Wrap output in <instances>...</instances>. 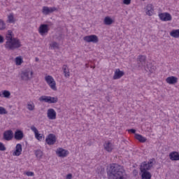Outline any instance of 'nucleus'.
I'll return each instance as SVG.
<instances>
[{"mask_svg":"<svg viewBox=\"0 0 179 179\" xmlns=\"http://www.w3.org/2000/svg\"><path fill=\"white\" fill-rule=\"evenodd\" d=\"M22 144H17L15 146V150L13 152V156H20V155H22Z\"/></svg>","mask_w":179,"mask_h":179,"instance_id":"obj_19","label":"nucleus"},{"mask_svg":"<svg viewBox=\"0 0 179 179\" xmlns=\"http://www.w3.org/2000/svg\"><path fill=\"white\" fill-rule=\"evenodd\" d=\"M48 31H50L48 24H42L40 25L38 28V33L41 36H47V34H48Z\"/></svg>","mask_w":179,"mask_h":179,"instance_id":"obj_6","label":"nucleus"},{"mask_svg":"<svg viewBox=\"0 0 179 179\" xmlns=\"http://www.w3.org/2000/svg\"><path fill=\"white\" fill-rule=\"evenodd\" d=\"M6 44L5 48L6 50H16L22 47V42L17 38H13V32L11 30H8L6 34Z\"/></svg>","mask_w":179,"mask_h":179,"instance_id":"obj_2","label":"nucleus"},{"mask_svg":"<svg viewBox=\"0 0 179 179\" xmlns=\"http://www.w3.org/2000/svg\"><path fill=\"white\" fill-rule=\"evenodd\" d=\"M150 72H152H152H153V71H152V70H150Z\"/></svg>","mask_w":179,"mask_h":179,"instance_id":"obj_45","label":"nucleus"},{"mask_svg":"<svg viewBox=\"0 0 179 179\" xmlns=\"http://www.w3.org/2000/svg\"><path fill=\"white\" fill-rule=\"evenodd\" d=\"M84 41L86 43H93L96 44L99 43V37L96 35H89L83 38Z\"/></svg>","mask_w":179,"mask_h":179,"instance_id":"obj_7","label":"nucleus"},{"mask_svg":"<svg viewBox=\"0 0 179 179\" xmlns=\"http://www.w3.org/2000/svg\"><path fill=\"white\" fill-rule=\"evenodd\" d=\"M145 13L148 16H152L153 13H155V7L153 4H148L145 8Z\"/></svg>","mask_w":179,"mask_h":179,"instance_id":"obj_12","label":"nucleus"},{"mask_svg":"<svg viewBox=\"0 0 179 179\" xmlns=\"http://www.w3.org/2000/svg\"><path fill=\"white\" fill-rule=\"evenodd\" d=\"M24 136V135L23 134V131L20 130H17L15 132L14 138L16 139V141H22Z\"/></svg>","mask_w":179,"mask_h":179,"instance_id":"obj_23","label":"nucleus"},{"mask_svg":"<svg viewBox=\"0 0 179 179\" xmlns=\"http://www.w3.org/2000/svg\"><path fill=\"white\" fill-rule=\"evenodd\" d=\"M108 179H125V170L122 166L113 164L108 169Z\"/></svg>","mask_w":179,"mask_h":179,"instance_id":"obj_1","label":"nucleus"},{"mask_svg":"<svg viewBox=\"0 0 179 179\" xmlns=\"http://www.w3.org/2000/svg\"><path fill=\"white\" fill-rule=\"evenodd\" d=\"M27 108L29 111H34V109L36 108L34 103H33L32 101L28 102L27 104Z\"/></svg>","mask_w":179,"mask_h":179,"instance_id":"obj_31","label":"nucleus"},{"mask_svg":"<svg viewBox=\"0 0 179 179\" xmlns=\"http://www.w3.org/2000/svg\"><path fill=\"white\" fill-rule=\"evenodd\" d=\"M15 17L13 16V14H10L8 16V23H15Z\"/></svg>","mask_w":179,"mask_h":179,"instance_id":"obj_35","label":"nucleus"},{"mask_svg":"<svg viewBox=\"0 0 179 179\" xmlns=\"http://www.w3.org/2000/svg\"><path fill=\"white\" fill-rule=\"evenodd\" d=\"M62 70L64 71L65 78H69V76H71V73L69 72V68H68V66L63 65Z\"/></svg>","mask_w":179,"mask_h":179,"instance_id":"obj_28","label":"nucleus"},{"mask_svg":"<svg viewBox=\"0 0 179 179\" xmlns=\"http://www.w3.org/2000/svg\"><path fill=\"white\" fill-rule=\"evenodd\" d=\"M123 75H124V71H120V69H116L115 71V73L113 76L114 80H116L117 79H121Z\"/></svg>","mask_w":179,"mask_h":179,"instance_id":"obj_22","label":"nucleus"},{"mask_svg":"<svg viewBox=\"0 0 179 179\" xmlns=\"http://www.w3.org/2000/svg\"><path fill=\"white\" fill-rule=\"evenodd\" d=\"M158 16L162 22H170L173 19V17H171V15L169 13H161Z\"/></svg>","mask_w":179,"mask_h":179,"instance_id":"obj_8","label":"nucleus"},{"mask_svg":"<svg viewBox=\"0 0 179 179\" xmlns=\"http://www.w3.org/2000/svg\"><path fill=\"white\" fill-rule=\"evenodd\" d=\"M103 23L106 26H110V24H113V23H114V20H113L110 17L107 16V17H105V18L103 20Z\"/></svg>","mask_w":179,"mask_h":179,"instance_id":"obj_27","label":"nucleus"},{"mask_svg":"<svg viewBox=\"0 0 179 179\" xmlns=\"http://www.w3.org/2000/svg\"><path fill=\"white\" fill-rule=\"evenodd\" d=\"M39 101H44L50 104V96H42L39 98Z\"/></svg>","mask_w":179,"mask_h":179,"instance_id":"obj_34","label":"nucleus"},{"mask_svg":"<svg viewBox=\"0 0 179 179\" xmlns=\"http://www.w3.org/2000/svg\"><path fill=\"white\" fill-rule=\"evenodd\" d=\"M138 65L140 68H145V66H146V56H144V55L138 56Z\"/></svg>","mask_w":179,"mask_h":179,"instance_id":"obj_13","label":"nucleus"},{"mask_svg":"<svg viewBox=\"0 0 179 179\" xmlns=\"http://www.w3.org/2000/svg\"><path fill=\"white\" fill-rule=\"evenodd\" d=\"M166 82L168 85H176V83H178V78L176 76H169L166 78Z\"/></svg>","mask_w":179,"mask_h":179,"instance_id":"obj_17","label":"nucleus"},{"mask_svg":"<svg viewBox=\"0 0 179 179\" xmlns=\"http://www.w3.org/2000/svg\"><path fill=\"white\" fill-rule=\"evenodd\" d=\"M34 154L36 155V159H38V160H41V159L44 157V153H43V151H41V150H35Z\"/></svg>","mask_w":179,"mask_h":179,"instance_id":"obj_25","label":"nucleus"},{"mask_svg":"<svg viewBox=\"0 0 179 179\" xmlns=\"http://www.w3.org/2000/svg\"><path fill=\"white\" fill-rule=\"evenodd\" d=\"M58 10V8L55 7H48V6H43L42 8V13L43 15H50V13H52L53 12H55Z\"/></svg>","mask_w":179,"mask_h":179,"instance_id":"obj_10","label":"nucleus"},{"mask_svg":"<svg viewBox=\"0 0 179 179\" xmlns=\"http://www.w3.org/2000/svg\"><path fill=\"white\" fill-rule=\"evenodd\" d=\"M45 142H46L47 145H54L55 143V142H57V136H55L52 134H50L46 137Z\"/></svg>","mask_w":179,"mask_h":179,"instance_id":"obj_9","label":"nucleus"},{"mask_svg":"<svg viewBox=\"0 0 179 179\" xmlns=\"http://www.w3.org/2000/svg\"><path fill=\"white\" fill-rule=\"evenodd\" d=\"M8 112L6 111V109L5 108L0 106V115H2L3 114H7Z\"/></svg>","mask_w":179,"mask_h":179,"instance_id":"obj_38","label":"nucleus"},{"mask_svg":"<svg viewBox=\"0 0 179 179\" xmlns=\"http://www.w3.org/2000/svg\"><path fill=\"white\" fill-rule=\"evenodd\" d=\"M169 159L172 162H178L179 160V152L176 151H173L169 153Z\"/></svg>","mask_w":179,"mask_h":179,"instance_id":"obj_18","label":"nucleus"},{"mask_svg":"<svg viewBox=\"0 0 179 179\" xmlns=\"http://www.w3.org/2000/svg\"><path fill=\"white\" fill-rule=\"evenodd\" d=\"M131 0H122V3L124 5H131Z\"/></svg>","mask_w":179,"mask_h":179,"instance_id":"obj_40","label":"nucleus"},{"mask_svg":"<svg viewBox=\"0 0 179 179\" xmlns=\"http://www.w3.org/2000/svg\"><path fill=\"white\" fill-rule=\"evenodd\" d=\"M15 65H17V66H20L23 64V57H22V56H18L15 57Z\"/></svg>","mask_w":179,"mask_h":179,"instance_id":"obj_30","label":"nucleus"},{"mask_svg":"<svg viewBox=\"0 0 179 179\" xmlns=\"http://www.w3.org/2000/svg\"><path fill=\"white\" fill-rule=\"evenodd\" d=\"M36 61H38V58H36Z\"/></svg>","mask_w":179,"mask_h":179,"instance_id":"obj_44","label":"nucleus"},{"mask_svg":"<svg viewBox=\"0 0 179 179\" xmlns=\"http://www.w3.org/2000/svg\"><path fill=\"white\" fill-rule=\"evenodd\" d=\"M152 167H153V159H150L148 162H144L141 164L140 171H149Z\"/></svg>","mask_w":179,"mask_h":179,"instance_id":"obj_5","label":"nucleus"},{"mask_svg":"<svg viewBox=\"0 0 179 179\" xmlns=\"http://www.w3.org/2000/svg\"><path fill=\"white\" fill-rule=\"evenodd\" d=\"M34 72L30 69H27L21 72L20 76L22 80H30V79H33V75Z\"/></svg>","mask_w":179,"mask_h":179,"instance_id":"obj_3","label":"nucleus"},{"mask_svg":"<svg viewBox=\"0 0 179 179\" xmlns=\"http://www.w3.org/2000/svg\"><path fill=\"white\" fill-rule=\"evenodd\" d=\"M24 176H27V177H34V172L31 171H25L24 172Z\"/></svg>","mask_w":179,"mask_h":179,"instance_id":"obj_37","label":"nucleus"},{"mask_svg":"<svg viewBox=\"0 0 179 179\" xmlns=\"http://www.w3.org/2000/svg\"><path fill=\"white\" fill-rule=\"evenodd\" d=\"M128 132H131V134H135L136 132V130L134 129H130L127 130Z\"/></svg>","mask_w":179,"mask_h":179,"instance_id":"obj_41","label":"nucleus"},{"mask_svg":"<svg viewBox=\"0 0 179 179\" xmlns=\"http://www.w3.org/2000/svg\"><path fill=\"white\" fill-rule=\"evenodd\" d=\"M3 43V36L0 35V44H2Z\"/></svg>","mask_w":179,"mask_h":179,"instance_id":"obj_43","label":"nucleus"},{"mask_svg":"<svg viewBox=\"0 0 179 179\" xmlns=\"http://www.w3.org/2000/svg\"><path fill=\"white\" fill-rule=\"evenodd\" d=\"M6 150V147L5 146V144L0 142V152H5Z\"/></svg>","mask_w":179,"mask_h":179,"instance_id":"obj_39","label":"nucleus"},{"mask_svg":"<svg viewBox=\"0 0 179 179\" xmlns=\"http://www.w3.org/2000/svg\"><path fill=\"white\" fill-rule=\"evenodd\" d=\"M31 130L32 131V132H34L36 139H37L38 141H41L43 139V134L38 133V130L36 127L31 126Z\"/></svg>","mask_w":179,"mask_h":179,"instance_id":"obj_15","label":"nucleus"},{"mask_svg":"<svg viewBox=\"0 0 179 179\" xmlns=\"http://www.w3.org/2000/svg\"><path fill=\"white\" fill-rule=\"evenodd\" d=\"M0 97H4L5 99H9L10 97V92L8 90H3L0 92Z\"/></svg>","mask_w":179,"mask_h":179,"instance_id":"obj_26","label":"nucleus"},{"mask_svg":"<svg viewBox=\"0 0 179 179\" xmlns=\"http://www.w3.org/2000/svg\"><path fill=\"white\" fill-rule=\"evenodd\" d=\"M103 148L105 150H106V152H113V150L114 149V145L111 143V141H108L104 143Z\"/></svg>","mask_w":179,"mask_h":179,"instance_id":"obj_16","label":"nucleus"},{"mask_svg":"<svg viewBox=\"0 0 179 179\" xmlns=\"http://www.w3.org/2000/svg\"><path fill=\"white\" fill-rule=\"evenodd\" d=\"M5 29H6V24L3 20H0V30H5Z\"/></svg>","mask_w":179,"mask_h":179,"instance_id":"obj_36","label":"nucleus"},{"mask_svg":"<svg viewBox=\"0 0 179 179\" xmlns=\"http://www.w3.org/2000/svg\"><path fill=\"white\" fill-rule=\"evenodd\" d=\"M141 179H152V173L149 171H141Z\"/></svg>","mask_w":179,"mask_h":179,"instance_id":"obj_21","label":"nucleus"},{"mask_svg":"<svg viewBox=\"0 0 179 179\" xmlns=\"http://www.w3.org/2000/svg\"><path fill=\"white\" fill-rule=\"evenodd\" d=\"M66 179H72V173H69L66 176Z\"/></svg>","mask_w":179,"mask_h":179,"instance_id":"obj_42","label":"nucleus"},{"mask_svg":"<svg viewBox=\"0 0 179 179\" xmlns=\"http://www.w3.org/2000/svg\"><path fill=\"white\" fill-rule=\"evenodd\" d=\"M134 137L137 139L138 141L141 142V143H145V142L148 141V139L145 137L141 134H135Z\"/></svg>","mask_w":179,"mask_h":179,"instance_id":"obj_24","label":"nucleus"},{"mask_svg":"<svg viewBox=\"0 0 179 179\" xmlns=\"http://www.w3.org/2000/svg\"><path fill=\"white\" fill-rule=\"evenodd\" d=\"M13 138V132L12 130H8L3 133V138L5 141H11Z\"/></svg>","mask_w":179,"mask_h":179,"instance_id":"obj_20","label":"nucleus"},{"mask_svg":"<svg viewBox=\"0 0 179 179\" xmlns=\"http://www.w3.org/2000/svg\"><path fill=\"white\" fill-rule=\"evenodd\" d=\"M55 103H58V97L49 96V104H55Z\"/></svg>","mask_w":179,"mask_h":179,"instance_id":"obj_32","label":"nucleus"},{"mask_svg":"<svg viewBox=\"0 0 179 179\" xmlns=\"http://www.w3.org/2000/svg\"><path fill=\"white\" fill-rule=\"evenodd\" d=\"M45 81L48 85V86L52 89V90H57V83L52 76H45Z\"/></svg>","mask_w":179,"mask_h":179,"instance_id":"obj_4","label":"nucleus"},{"mask_svg":"<svg viewBox=\"0 0 179 179\" xmlns=\"http://www.w3.org/2000/svg\"><path fill=\"white\" fill-rule=\"evenodd\" d=\"M56 155H57L59 157H66V156L69 155V152L63 148H57L56 150Z\"/></svg>","mask_w":179,"mask_h":179,"instance_id":"obj_14","label":"nucleus"},{"mask_svg":"<svg viewBox=\"0 0 179 179\" xmlns=\"http://www.w3.org/2000/svg\"><path fill=\"white\" fill-rule=\"evenodd\" d=\"M169 34L173 38H179V29H173Z\"/></svg>","mask_w":179,"mask_h":179,"instance_id":"obj_29","label":"nucleus"},{"mask_svg":"<svg viewBox=\"0 0 179 179\" xmlns=\"http://www.w3.org/2000/svg\"><path fill=\"white\" fill-rule=\"evenodd\" d=\"M47 117L48 120H57V112L54 108H49L47 110Z\"/></svg>","mask_w":179,"mask_h":179,"instance_id":"obj_11","label":"nucleus"},{"mask_svg":"<svg viewBox=\"0 0 179 179\" xmlns=\"http://www.w3.org/2000/svg\"><path fill=\"white\" fill-rule=\"evenodd\" d=\"M50 47L51 50H58V48H59V44L57 42H52L50 44Z\"/></svg>","mask_w":179,"mask_h":179,"instance_id":"obj_33","label":"nucleus"}]
</instances>
